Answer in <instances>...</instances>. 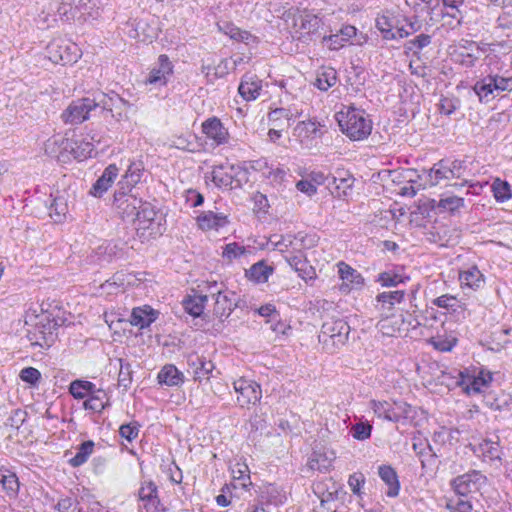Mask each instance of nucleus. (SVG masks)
<instances>
[{
    "label": "nucleus",
    "mask_w": 512,
    "mask_h": 512,
    "mask_svg": "<svg viewBox=\"0 0 512 512\" xmlns=\"http://www.w3.org/2000/svg\"><path fill=\"white\" fill-rule=\"evenodd\" d=\"M450 179H453V171H449L445 160H440L429 170L428 181L431 186L438 185L442 180Z\"/></svg>",
    "instance_id": "35"
},
{
    "label": "nucleus",
    "mask_w": 512,
    "mask_h": 512,
    "mask_svg": "<svg viewBox=\"0 0 512 512\" xmlns=\"http://www.w3.org/2000/svg\"><path fill=\"white\" fill-rule=\"evenodd\" d=\"M0 486L8 494L15 495L19 489V482L15 473L0 469Z\"/></svg>",
    "instance_id": "43"
},
{
    "label": "nucleus",
    "mask_w": 512,
    "mask_h": 512,
    "mask_svg": "<svg viewBox=\"0 0 512 512\" xmlns=\"http://www.w3.org/2000/svg\"><path fill=\"white\" fill-rule=\"evenodd\" d=\"M493 195L498 202H505L512 197V190L508 182L499 178L495 179L492 184Z\"/></svg>",
    "instance_id": "46"
},
{
    "label": "nucleus",
    "mask_w": 512,
    "mask_h": 512,
    "mask_svg": "<svg viewBox=\"0 0 512 512\" xmlns=\"http://www.w3.org/2000/svg\"><path fill=\"white\" fill-rule=\"evenodd\" d=\"M447 228L443 225L434 226L427 232V239L439 246H446L448 239H446Z\"/></svg>",
    "instance_id": "52"
},
{
    "label": "nucleus",
    "mask_w": 512,
    "mask_h": 512,
    "mask_svg": "<svg viewBox=\"0 0 512 512\" xmlns=\"http://www.w3.org/2000/svg\"><path fill=\"white\" fill-rule=\"evenodd\" d=\"M55 507L59 512H81L79 503L72 497L60 499Z\"/></svg>",
    "instance_id": "59"
},
{
    "label": "nucleus",
    "mask_w": 512,
    "mask_h": 512,
    "mask_svg": "<svg viewBox=\"0 0 512 512\" xmlns=\"http://www.w3.org/2000/svg\"><path fill=\"white\" fill-rule=\"evenodd\" d=\"M364 483L365 477L362 473H354L349 476L348 485L351 491L356 495H360V490Z\"/></svg>",
    "instance_id": "63"
},
{
    "label": "nucleus",
    "mask_w": 512,
    "mask_h": 512,
    "mask_svg": "<svg viewBox=\"0 0 512 512\" xmlns=\"http://www.w3.org/2000/svg\"><path fill=\"white\" fill-rule=\"evenodd\" d=\"M464 205L463 198L457 197V196H448L445 198L440 199L439 201V207L454 212L461 208Z\"/></svg>",
    "instance_id": "58"
},
{
    "label": "nucleus",
    "mask_w": 512,
    "mask_h": 512,
    "mask_svg": "<svg viewBox=\"0 0 512 512\" xmlns=\"http://www.w3.org/2000/svg\"><path fill=\"white\" fill-rule=\"evenodd\" d=\"M433 304L439 308L451 309L456 311L459 307V301L455 296L452 295H441L433 300Z\"/></svg>",
    "instance_id": "57"
},
{
    "label": "nucleus",
    "mask_w": 512,
    "mask_h": 512,
    "mask_svg": "<svg viewBox=\"0 0 512 512\" xmlns=\"http://www.w3.org/2000/svg\"><path fill=\"white\" fill-rule=\"evenodd\" d=\"M19 378L30 386L36 387L41 380V373L34 367H25L20 371Z\"/></svg>",
    "instance_id": "54"
},
{
    "label": "nucleus",
    "mask_w": 512,
    "mask_h": 512,
    "mask_svg": "<svg viewBox=\"0 0 512 512\" xmlns=\"http://www.w3.org/2000/svg\"><path fill=\"white\" fill-rule=\"evenodd\" d=\"M372 426L368 423H357L352 429V435L357 440H366L371 436Z\"/></svg>",
    "instance_id": "60"
},
{
    "label": "nucleus",
    "mask_w": 512,
    "mask_h": 512,
    "mask_svg": "<svg viewBox=\"0 0 512 512\" xmlns=\"http://www.w3.org/2000/svg\"><path fill=\"white\" fill-rule=\"evenodd\" d=\"M234 390L238 393L237 402L241 407L257 403L262 396L260 385L256 382L240 378L233 383Z\"/></svg>",
    "instance_id": "9"
},
{
    "label": "nucleus",
    "mask_w": 512,
    "mask_h": 512,
    "mask_svg": "<svg viewBox=\"0 0 512 512\" xmlns=\"http://www.w3.org/2000/svg\"><path fill=\"white\" fill-rule=\"evenodd\" d=\"M320 133V123L315 120L300 121L294 128V136L299 138L301 142L310 140L318 136Z\"/></svg>",
    "instance_id": "31"
},
{
    "label": "nucleus",
    "mask_w": 512,
    "mask_h": 512,
    "mask_svg": "<svg viewBox=\"0 0 512 512\" xmlns=\"http://www.w3.org/2000/svg\"><path fill=\"white\" fill-rule=\"evenodd\" d=\"M120 363V371L118 375V385L123 387L124 389L129 388L132 382V369L131 365L128 362H125L123 359H118Z\"/></svg>",
    "instance_id": "53"
},
{
    "label": "nucleus",
    "mask_w": 512,
    "mask_h": 512,
    "mask_svg": "<svg viewBox=\"0 0 512 512\" xmlns=\"http://www.w3.org/2000/svg\"><path fill=\"white\" fill-rule=\"evenodd\" d=\"M172 74V62L167 55L162 54L158 57L157 63L151 68L145 83L155 86H165Z\"/></svg>",
    "instance_id": "11"
},
{
    "label": "nucleus",
    "mask_w": 512,
    "mask_h": 512,
    "mask_svg": "<svg viewBox=\"0 0 512 512\" xmlns=\"http://www.w3.org/2000/svg\"><path fill=\"white\" fill-rule=\"evenodd\" d=\"M145 170L144 162L141 159L131 160L124 174L125 183L133 187L141 181Z\"/></svg>",
    "instance_id": "38"
},
{
    "label": "nucleus",
    "mask_w": 512,
    "mask_h": 512,
    "mask_svg": "<svg viewBox=\"0 0 512 512\" xmlns=\"http://www.w3.org/2000/svg\"><path fill=\"white\" fill-rule=\"evenodd\" d=\"M184 379V374L173 364L164 365L157 375L158 383L169 387L181 386Z\"/></svg>",
    "instance_id": "21"
},
{
    "label": "nucleus",
    "mask_w": 512,
    "mask_h": 512,
    "mask_svg": "<svg viewBox=\"0 0 512 512\" xmlns=\"http://www.w3.org/2000/svg\"><path fill=\"white\" fill-rule=\"evenodd\" d=\"M27 338L31 346L50 347L53 341L52 326L50 324L48 327L45 325L39 326V323H37L32 330L28 331Z\"/></svg>",
    "instance_id": "19"
},
{
    "label": "nucleus",
    "mask_w": 512,
    "mask_h": 512,
    "mask_svg": "<svg viewBox=\"0 0 512 512\" xmlns=\"http://www.w3.org/2000/svg\"><path fill=\"white\" fill-rule=\"evenodd\" d=\"M209 292L214 299L213 313L218 318L228 317L236 307V294L228 290L218 289L216 283L209 286Z\"/></svg>",
    "instance_id": "8"
},
{
    "label": "nucleus",
    "mask_w": 512,
    "mask_h": 512,
    "mask_svg": "<svg viewBox=\"0 0 512 512\" xmlns=\"http://www.w3.org/2000/svg\"><path fill=\"white\" fill-rule=\"evenodd\" d=\"M273 271V267L265 264L264 261H259L253 264L250 269L246 271V275L256 283H264L268 281V278Z\"/></svg>",
    "instance_id": "39"
},
{
    "label": "nucleus",
    "mask_w": 512,
    "mask_h": 512,
    "mask_svg": "<svg viewBox=\"0 0 512 512\" xmlns=\"http://www.w3.org/2000/svg\"><path fill=\"white\" fill-rule=\"evenodd\" d=\"M202 128L206 136L214 140L217 144H223L227 141L228 131L219 119L214 117L206 120Z\"/></svg>",
    "instance_id": "24"
},
{
    "label": "nucleus",
    "mask_w": 512,
    "mask_h": 512,
    "mask_svg": "<svg viewBox=\"0 0 512 512\" xmlns=\"http://www.w3.org/2000/svg\"><path fill=\"white\" fill-rule=\"evenodd\" d=\"M93 152L94 144L87 137L75 140L71 144V153L79 161L92 157Z\"/></svg>",
    "instance_id": "40"
},
{
    "label": "nucleus",
    "mask_w": 512,
    "mask_h": 512,
    "mask_svg": "<svg viewBox=\"0 0 512 512\" xmlns=\"http://www.w3.org/2000/svg\"><path fill=\"white\" fill-rule=\"evenodd\" d=\"M487 478L480 471L473 470L452 480L454 491L461 496L478 492L485 484Z\"/></svg>",
    "instance_id": "7"
},
{
    "label": "nucleus",
    "mask_w": 512,
    "mask_h": 512,
    "mask_svg": "<svg viewBox=\"0 0 512 512\" xmlns=\"http://www.w3.org/2000/svg\"><path fill=\"white\" fill-rule=\"evenodd\" d=\"M219 31L229 36L232 40L243 42L247 45L257 43V37L252 35L249 31L241 30L233 23L230 22H218Z\"/></svg>",
    "instance_id": "20"
},
{
    "label": "nucleus",
    "mask_w": 512,
    "mask_h": 512,
    "mask_svg": "<svg viewBox=\"0 0 512 512\" xmlns=\"http://www.w3.org/2000/svg\"><path fill=\"white\" fill-rule=\"evenodd\" d=\"M233 165H220L213 168L212 181L219 188L232 187L233 184Z\"/></svg>",
    "instance_id": "32"
},
{
    "label": "nucleus",
    "mask_w": 512,
    "mask_h": 512,
    "mask_svg": "<svg viewBox=\"0 0 512 512\" xmlns=\"http://www.w3.org/2000/svg\"><path fill=\"white\" fill-rule=\"evenodd\" d=\"M246 252L247 251L244 246L240 245L237 242H232L224 247L222 256L231 261L233 259L241 257L242 255H245Z\"/></svg>",
    "instance_id": "55"
},
{
    "label": "nucleus",
    "mask_w": 512,
    "mask_h": 512,
    "mask_svg": "<svg viewBox=\"0 0 512 512\" xmlns=\"http://www.w3.org/2000/svg\"><path fill=\"white\" fill-rule=\"evenodd\" d=\"M393 412L397 417V422H399L401 419L409 417L411 413V406L403 401H395L393 402Z\"/></svg>",
    "instance_id": "62"
},
{
    "label": "nucleus",
    "mask_w": 512,
    "mask_h": 512,
    "mask_svg": "<svg viewBox=\"0 0 512 512\" xmlns=\"http://www.w3.org/2000/svg\"><path fill=\"white\" fill-rule=\"evenodd\" d=\"M119 434L122 438L131 442L139 434V426L136 423L123 424L119 428Z\"/></svg>",
    "instance_id": "61"
},
{
    "label": "nucleus",
    "mask_w": 512,
    "mask_h": 512,
    "mask_svg": "<svg viewBox=\"0 0 512 512\" xmlns=\"http://www.w3.org/2000/svg\"><path fill=\"white\" fill-rule=\"evenodd\" d=\"M350 333V326L343 319L326 320L321 327L318 336L319 342L323 349L333 354L345 345Z\"/></svg>",
    "instance_id": "2"
},
{
    "label": "nucleus",
    "mask_w": 512,
    "mask_h": 512,
    "mask_svg": "<svg viewBox=\"0 0 512 512\" xmlns=\"http://www.w3.org/2000/svg\"><path fill=\"white\" fill-rule=\"evenodd\" d=\"M46 56L54 64H70L77 61V47L75 44H69L65 40L56 39L51 41L46 47Z\"/></svg>",
    "instance_id": "6"
},
{
    "label": "nucleus",
    "mask_w": 512,
    "mask_h": 512,
    "mask_svg": "<svg viewBox=\"0 0 512 512\" xmlns=\"http://www.w3.org/2000/svg\"><path fill=\"white\" fill-rule=\"evenodd\" d=\"M157 212L152 205L143 202L133 222L137 223V229L147 230L150 229V234L159 232V225L156 223Z\"/></svg>",
    "instance_id": "14"
},
{
    "label": "nucleus",
    "mask_w": 512,
    "mask_h": 512,
    "mask_svg": "<svg viewBox=\"0 0 512 512\" xmlns=\"http://www.w3.org/2000/svg\"><path fill=\"white\" fill-rule=\"evenodd\" d=\"M338 272L340 278L344 281L345 286L351 290L359 288L364 284V278L355 269L344 262L338 264Z\"/></svg>",
    "instance_id": "27"
},
{
    "label": "nucleus",
    "mask_w": 512,
    "mask_h": 512,
    "mask_svg": "<svg viewBox=\"0 0 512 512\" xmlns=\"http://www.w3.org/2000/svg\"><path fill=\"white\" fill-rule=\"evenodd\" d=\"M269 241L273 245L274 249H278L282 252L287 250L289 247L301 250L302 248L312 247L315 244L313 237H308V235L303 234L302 232H299L296 235L288 234L286 236H280L278 240H273L271 237Z\"/></svg>",
    "instance_id": "12"
},
{
    "label": "nucleus",
    "mask_w": 512,
    "mask_h": 512,
    "mask_svg": "<svg viewBox=\"0 0 512 512\" xmlns=\"http://www.w3.org/2000/svg\"><path fill=\"white\" fill-rule=\"evenodd\" d=\"M512 89V78L488 75L477 81L473 90L481 102L488 103L502 92Z\"/></svg>",
    "instance_id": "3"
},
{
    "label": "nucleus",
    "mask_w": 512,
    "mask_h": 512,
    "mask_svg": "<svg viewBox=\"0 0 512 512\" xmlns=\"http://www.w3.org/2000/svg\"><path fill=\"white\" fill-rule=\"evenodd\" d=\"M376 27L381 32L384 39L392 40L397 39L396 33H394V24L392 19L388 16L380 15L376 18Z\"/></svg>",
    "instance_id": "47"
},
{
    "label": "nucleus",
    "mask_w": 512,
    "mask_h": 512,
    "mask_svg": "<svg viewBox=\"0 0 512 512\" xmlns=\"http://www.w3.org/2000/svg\"><path fill=\"white\" fill-rule=\"evenodd\" d=\"M188 365L193 369L194 380L201 382L208 380L215 366L212 361L196 353L188 356Z\"/></svg>",
    "instance_id": "15"
},
{
    "label": "nucleus",
    "mask_w": 512,
    "mask_h": 512,
    "mask_svg": "<svg viewBox=\"0 0 512 512\" xmlns=\"http://www.w3.org/2000/svg\"><path fill=\"white\" fill-rule=\"evenodd\" d=\"M49 215L55 222H61L68 212V205L63 197H55L49 206Z\"/></svg>",
    "instance_id": "45"
},
{
    "label": "nucleus",
    "mask_w": 512,
    "mask_h": 512,
    "mask_svg": "<svg viewBox=\"0 0 512 512\" xmlns=\"http://www.w3.org/2000/svg\"><path fill=\"white\" fill-rule=\"evenodd\" d=\"M341 131L353 141L367 138L372 131V121L364 110L353 106L344 107L336 113Z\"/></svg>",
    "instance_id": "1"
},
{
    "label": "nucleus",
    "mask_w": 512,
    "mask_h": 512,
    "mask_svg": "<svg viewBox=\"0 0 512 512\" xmlns=\"http://www.w3.org/2000/svg\"><path fill=\"white\" fill-rule=\"evenodd\" d=\"M156 320V312L149 306L136 307L132 310L130 323L143 329Z\"/></svg>",
    "instance_id": "28"
},
{
    "label": "nucleus",
    "mask_w": 512,
    "mask_h": 512,
    "mask_svg": "<svg viewBox=\"0 0 512 512\" xmlns=\"http://www.w3.org/2000/svg\"><path fill=\"white\" fill-rule=\"evenodd\" d=\"M296 118V115L287 108H275L267 114L268 124L275 128L286 129L291 125V121Z\"/></svg>",
    "instance_id": "26"
},
{
    "label": "nucleus",
    "mask_w": 512,
    "mask_h": 512,
    "mask_svg": "<svg viewBox=\"0 0 512 512\" xmlns=\"http://www.w3.org/2000/svg\"><path fill=\"white\" fill-rule=\"evenodd\" d=\"M475 452L481 454L485 460H499L501 454V447L498 441V437H496V440H482V442H480L477 448L475 449Z\"/></svg>",
    "instance_id": "34"
},
{
    "label": "nucleus",
    "mask_w": 512,
    "mask_h": 512,
    "mask_svg": "<svg viewBox=\"0 0 512 512\" xmlns=\"http://www.w3.org/2000/svg\"><path fill=\"white\" fill-rule=\"evenodd\" d=\"M484 403L492 410L503 411L508 410L512 405V398L504 392H489L484 396Z\"/></svg>",
    "instance_id": "33"
},
{
    "label": "nucleus",
    "mask_w": 512,
    "mask_h": 512,
    "mask_svg": "<svg viewBox=\"0 0 512 512\" xmlns=\"http://www.w3.org/2000/svg\"><path fill=\"white\" fill-rule=\"evenodd\" d=\"M119 169L115 164L108 165L103 174L93 184L90 193L95 197H101L117 178Z\"/></svg>",
    "instance_id": "17"
},
{
    "label": "nucleus",
    "mask_w": 512,
    "mask_h": 512,
    "mask_svg": "<svg viewBox=\"0 0 512 512\" xmlns=\"http://www.w3.org/2000/svg\"><path fill=\"white\" fill-rule=\"evenodd\" d=\"M94 442L92 440L84 441L77 449L74 457L69 459L72 467H79L87 462L88 458L94 451Z\"/></svg>",
    "instance_id": "41"
},
{
    "label": "nucleus",
    "mask_w": 512,
    "mask_h": 512,
    "mask_svg": "<svg viewBox=\"0 0 512 512\" xmlns=\"http://www.w3.org/2000/svg\"><path fill=\"white\" fill-rule=\"evenodd\" d=\"M379 476L388 486V490L386 492L388 497H396L399 494L400 484L398 481V476L396 471L387 465H382L379 467Z\"/></svg>",
    "instance_id": "30"
},
{
    "label": "nucleus",
    "mask_w": 512,
    "mask_h": 512,
    "mask_svg": "<svg viewBox=\"0 0 512 512\" xmlns=\"http://www.w3.org/2000/svg\"><path fill=\"white\" fill-rule=\"evenodd\" d=\"M461 376H463L461 374ZM461 384L465 385L464 390L468 393H479L482 388L486 387L493 379L492 373L485 370H480L477 375L462 377Z\"/></svg>",
    "instance_id": "22"
},
{
    "label": "nucleus",
    "mask_w": 512,
    "mask_h": 512,
    "mask_svg": "<svg viewBox=\"0 0 512 512\" xmlns=\"http://www.w3.org/2000/svg\"><path fill=\"white\" fill-rule=\"evenodd\" d=\"M262 88L261 80L254 74H245L240 82L238 92L246 101L255 100Z\"/></svg>",
    "instance_id": "18"
},
{
    "label": "nucleus",
    "mask_w": 512,
    "mask_h": 512,
    "mask_svg": "<svg viewBox=\"0 0 512 512\" xmlns=\"http://www.w3.org/2000/svg\"><path fill=\"white\" fill-rule=\"evenodd\" d=\"M321 24V18L307 12L299 14L294 19V26L297 28V31L300 32L299 38L315 34L319 30Z\"/></svg>",
    "instance_id": "16"
},
{
    "label": "nucleus",
    "mask_w": 512,
    "mask_h": 512,
    "mask_svg": "<svg viewBox=\"0 0 512 512\" xmlns=\"http://www.w3.org/2000/svg\"><path fill=\"white\" fill-rule=\"evenodd\" d=\"M370 407L379 418H384L392 422H397V417L393 412V403H390L388 401L372 400L370 402Z\"/></svg>",
    "instance_id": "42"
},
{
    "label": "nucleus",
    "mask_w": 512,
    "mask_h": 512,
    "mask_svg": "<svg viewBox=\"0 0 512 512\" xmlns=\"http://www.w3.org/2000/svg\"><path fill=\"white\" fill-rule=\"evenodd\" d=\"M459 280L462 286L476 290L484 283V277L481 271L473 266L459 275Z\"/></svg>",
    "instance_id": "37"
},
{
    "label": "nucleus",
    "mask_w": 512,
    "mask_h": 512,
    "mask_svg": "<svg viewBox=\"0 0 512 512\" xmlns=\"http://www.w3.org/2000/svg\"><path fill=\"white\" fill-rule=\"evenodd\" d=\"M129 107L128 101L121 98L116 93L98 94V108L104 114V118L110 116L116 122H121L128 119L127 109Z\"/></svg>",
    "instance_id": "5"
},
{
    "label": "nucleus",
    "mask_w": 512,
    "mask_h": 512,
    "mask_svg": "<svg viewBox=\"0 0 512 512\" xmlns=\"http://www.w3.org/2000/svg\"><path fill=\"white\" fill-rule=\"evenodd\" d=\"M377 282L384 287H395L404 282V278L393 272H382L378 275Z\"/></svg>",
    "instance_id": "56"
},
{
    "label": "nucleus",
    "mask_w": 512,
    "mask_h": 512,
    "mask_svg": "<svg viewBox=\"0 0 512 512\" xmlns=\"http://www.w3.org/2000/svg\"><path fill=\"white\" fill-rule=\"evenodd\" d=\"M26 413L20 409L13 411L6 421V425L18 429L25 421Z\"/></svg>",
    "instance_id": "64"
},
{
    "label": "nucleus",
    "mask_w": 512,
    "mask_h": 512,
    "mask_svg": "<svg viewBox=\"0 0 512 512\" xmlns=\"http://www.w3.org/2000/svg\"><path fill=\"white\" fill-rule=\"evenodd\" d=\"M96 109H98V95L94 98L84 97L72 101L61 117L65 123L81 124L89 118L90 112Z\"/></svg>",
    "instance_id": "4"
},
{
    "label": "nucleus",
    "mask_w": 512,
    "mask_h": 512,
    "mask_svg": "<svg viewBox=\"0 0 512 512\" xmlns=\"http://www.w3.org/2000/svg\"><path fill=\"white\" fill-rule=\"evenodd\" d=\"M95 385L90 381L75 380L69 386V392L76 399H83L89 393H93Z\"/></svg>",
    "instance_id": "44"
},
{
    "label": "nucleus",
    "mask_w": 512,
    "mask_h": 512,
    "mask_svg": "<svg viewBox=\"0 0 512 512\" xmlns=\"http://www.w3.org/2000/svg\"><path fill=\"white\" fill-rule=\"evenodd\" d=\"M354 179L346 171H337V175H331L325 177L323 183L328 188L334 189L338 195L347 194V189L352 187Z\"/></svg>",
    "instance_id": "25"
},
{
    "label": "nucleus",
    "mask_w": 512,
    "mask_h": 512,
    "mask_svg": "<svg viewBox=\"0 0 512 512\" xmlns=\"http://www.w3.org/2000/svg\"><path fill=\"white\" fill-rule=\"evenodd\" d=\"M77 8L84 19H97L100 16L99 8L93 0H79Z\"/></svg>",
    "instance_id": "51"
},
{
    "label": "nucleus",
    "mask_w": 512,
    "mask_h": 512,
    "mask_svg": "<svg viewBox=\"0 0 512 512\" xmlns=\"http://www.w3.org/2000/svg\"><path fill=\"white\" fill-rule=\"evenodd\" d=\"M208 295L194 294L186 296L182 305L184 310L193 317H200L203 314Z\"/></svg>",
    "instance_id": "29"
},
{
    "label": "nucleus",
    "mask_w": 512,
    "mask_h": 512,
    "mask_svg": "<svg viewBox=\"0 0 512 512\" xmlns=\"http://www.w3.org/2000/svg\"><path fill=\"white\" fill-rule=\"evenodd\" d=\"M141 512H162V505L158 497V489L154 482L144 481L138 491Z\"/></svg>",
    "instance_id": "10"
},
{
    "label": "nucleus",
    "mask_w": 512,
    "mask_h": 512,
    "mask_svg": "<svg viewBox=\"0 0 512 512\" xmlns=\"http://www.w3.org/2000/svg\"><path fill=\"white\" fill-rule=\"evenodd\" d=\"M114 198L121 217L124 220L134 221L140 207H142V200L124 193H116Z\"/></svg>",
    "instance_id": "13"
},
{
    "label": "nucleus",
    "mask_w": 512,
    "mask_h": 512,
    "mask_svg": "<svg viewBox=\"0 0 512 512\" xmlns=\"http://www.w3.org/2000/svg\"><path fill=\"white\" fill-rule=\"evenodd\" d=\"M337 82V72L332 67H321L317 71L315 86L321 91H327Z\"/></svg>",
    "instance_id": "36"
},
{
    "label": "nucleus",
    "mask_w": 512,
    "mask_h": 512,
    "mask_svg": "<svg viewBox=\"0 0 512 512\" xmlns=\"http://www.w3.org/2000/svg\"><path fill=\"white\" fill-rule=\"evenodd\" d=\"M197 223L202 230H218L226 226L229 221L223 213H215L213 211H205L197 217Z\"/></svg>",
    "instance_id": "23"
},
{
    "label": "nucleus",
    "mask_w": 512,
    "mask_h": 512,
    "mask_svg": "<svg viewBox=\"0 0 512 512\" xmlns=\"http://www.w3.org/2000/svg\"><path fill=\"white\" fill-rule=\"evenodd\" d=\"M405 292L403 290H395L389 292H382L378 294L377 301L387 308H392L395 304L401 303L404 299Z\"/></svg>",
    "instance_id": "48"
},
{
    "label": "nucleus",
    "mask_w": 512,
    "mask_h": 512,
    "mask_svg": "<svg viewBox=\"0 0 512 512\" xmlns=\"http://www.w3.org/2000/svg\"><path fill=\"white\" fill-rule=\"evenodd\" d=\"M431 44V36L428 34L421 33L415 36L413 39L409 40L405 47L407 50L411 51L413 54H418L423 48L429 46Z\"/></svg>",
    "instance_id": "49"
},
{
    "label": "nucleus",
    "mask_w": 512,
    "mask_h": 512,
    "mask_svg": "<svg viewBox=\"0 0 512 512\" xmlns=\"http://www.w3.org/2000/svg\"><path fill=\"white\" fill-rule=\"evenodd\" d=\"M331 465H332L331 459H329L328 457H326L324 455L318 454V453H313L308 461V467L311 470H317L320 472L328 471L329 468L331 467Z\"/></svg>",
    "instance_id": "50"
}]
</instances>
